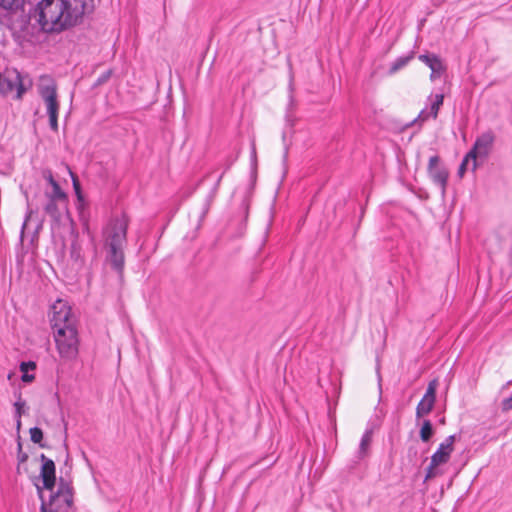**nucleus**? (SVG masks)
<instances>
[{
    "label": "nucleus",
    "mask_w": 512,
    "mask_h": 512,
    "mask_svg": "<svg viewBox=\"0 0 512 512\" xmlns=\"http://www.w3.org/2000/svg\"><path fill=\"white\" fill-rule=\"evenodd\" d=\"M14 407H15V417L16 418H21L22 413H23V409L25 407V402L21 398H19L14 403Z\"/></svg>",
    "instance_id": "nucleus-26"
},
{
    "label": "nucleus",
    "mask_w": 512,
    "mask_h": 512,
    "mask_svg": "<svg viewBox=\"0 0 512 512\" xmlns=\"http://www.w3.org/2000/svg\"><path fill=\"white\" fill-rule=\"evenodd\" d=\"M124 247L108 248V260L112 267L119 273L122 274L124 268Z\"/></svg>",
    "instance_id": "nucleus-15"
},
{
    "label": "nucleus",
    "mask_w": 512,
    "mask_h": 512,
    "mask_svg": "<svg viewBox=\"0 0 512 512\" xmlns=\"http://www.w3.org/2000/svg\"><path fill=\"white\" fill-rule=\"evenodd\" d=\"M42 461L40 476L43 481V487L47 490L52 491L55 486V464L54 462L47 458L44 454L40 456Z\"/></svg>",
    "instance_id": "nucleus-13"
},
{
    "label": "nucleus",
    "mask_w": 512,
    "mask_h": 512,
    "mask_svg": "<svg viewBox=\"0 0 512 512\" xmlns=\"http://www.w3.org/2000/svg\"><path fill=\"white\" fill-rule=\"evenodd\" d=\"M429 100L431 102L430 110L427 111L426 109H423L418 115L417 120L421 122L428 120L430 117L434 119L437 118L440 107L443 105L444 95L436 94L434 96H430Z\"/></svg>",
    "instance_id": "nucleus-14"
},
{
    "label": "nucleus",
    "mask_w": 512,
    "mask_h": 512,
    "mask_svg": "<svg viewBox=\"0 0 512 512\" xmlns=\"http://www.w3.org/2000/svg\"><path fill=\"white\" fill-rule=\"evenodd\" d=\"M428 174L432 181L439 186L441 195L445 196L449 172L443 165H441L439 156L434 155L430 157L428 163Z\"/></svg>",
    "instance_id": "nucleus-11"
},
{
    "label": "nucleus",
    "mask_w": 512,
    "mask_h": 512,
    "mask_svg": "<svg viewBox=\"0 0 512 512\" xmlns=\"http://www.w3.org/2000/svg\"><path fill=\"white\" fill-rule=\"evenodd\" d=\"M437 387V379H433L428 383L426 392L416 407V417L418 419L428 415L432 411L436 402Z\"/></svg>",
    "instance_id": "nucleus-12"
},
{
    "label": "nucleus",
    "mask_w": 512,
    "mask_h": 512,
    "mask_svg": "<svg viewBox=\"0 0 512 512\" xmlns=\"http://www.w3.org/2000/svg\"><path fill=\"white\" fill-rule=\"evenodd\" d=\"M419 60L426 64L433 72H445L446 67L441 58L435 54H421Z\"/></svg>",
    "instance_id": "nucleus-16"
},
{
    "label": "nucleus",
    "mask_w": 512,
    "mask_h": 512,
    "mask_svg": "<svg viewBox=\"0 0 512 512\" xmlns=\"http://www.w3.org/2000/svg\"><path fill=\"white\" fill-rule=\"evenodd\" d=\"M56 349L65 361L75 360L79 353V337L77 327H66L53 330Z\"/></svg>",
    "instance_id": "nucleus-6"
},
{
    "label": "nucleus",
    "mask_w": 512,
    "mask_h": 512,
    "mask_svg": "<svg viewBox=\"0 0 512 512\" xmlns=\"http://www.w3.org/2000/svg\"><path fill=\"white\" fill-rule=\"evenodd\" d=\"M66 168L68 170L69 175L71 176L73 189L76 194L77 200L79 203H82L84 201V197H83V194L81 191V185H80L79 179H78L77 175L68 166H66Z\"/></svg>",
    "instance_id": "nucleus-20"
},
{
    "label": "nucleus",
    "mask_w": 512,
    "mask_h": 512,
    "mask_svg": "<svg viewBox=\"0 0 512 512\" xmlns=\"http://www.w3.org/2000/svg\"><path fill=\"white\" fill-rule=\"evenodd\" d=\"M501 409L504 412L512 409V394L502 399Z\"/></svg>",
    "instance_id": "nucleus-27"
},
{
    "label": "nucleus",
    "mask_w": 512,
    "mask_h": 512,
    "mask_svg": "<svg viewBox=\"0 0 512 512\" xmlns=\"http://www.w3.org/2000/svg\"><path fill=\"white\" fill-rule=\"evenodd\" d=\"M30 438L34 443H40L43 439V432L38 427H33L30 429Z\"/></svg>",
    "instance_id": "nucleus-23"
},
{
    "label": "nucleus",
    "mask_w": 512,
    "mask_h": 512,
    "mask_svg": "<svg viewBox=\"0 0 512 512\" xmlns=\"http://www.w3.org/2000/svg\"><path fill=\"white\" fill-rule=\"evenodd\" d=\"M20 2L21 0H0V7L9 10L18 7Z\"/></svg>",
    "instance_id": "nucleus-25"
},
{
    "label": "nucleus",
    "mask_w": 512,
    "mask_h": 512,
    "mask_svg": "<svg viewBox=\"0 0 512 512\" xmlns=\"http://www.w3.org/2000/svg\"><path fill=\"white\" fill-rule=\"evenodd\" d=\"M16 426H17V429L19 430L21 427V418H16Z\"/></svg>",
    "instance_id": "nucleus-32"
},
{
    "label": "nucleus",
    "mask_w": 512,
    "mask_h": 512,
    "mask_svg": "<svg viewBox=\"0 0 512 512\" xmlns=\"http://www.w3.org/2000/svg\"><path fill=\"white\" fill-rule=\"evenodd\" d=\"M43 178L49 183L51 186L50 191H45V193H56L63 191L59 185V183L54 179L53 174L50 170H45L43 172Z\"/></svg>",
    "instance_id": "nucleus-21"
},
{
    "label": "nucleus",
    "mask_w": 512,
    "mask_h": 512,
    "mask_svg": "<svg viewBox=\"0 0 512 512\" xmlns=\"http://www.w3.org/2000/svg\"><path fill=\"white\" fill-rule=\"evenodd\" d=\"M444 72H433L431 71L430 79L435 80L436 78H439Z\"/></svg>",
    "instance_id": "nucleus-28"
},
{
    "label": "nucleus",
    "mask_w": 512,
    "mask_h": 512,
    "mask_svg": "<svg viewBox=\"0 0 512 512\" xmlns=\"http://www.w3.org/2000/svg\"><path fill=\"white\" fill-rule=\"evenodd\" d=\"M93 8V0H41L32 17L42 31L59 33L77 25Z\"/></svg>",
    "instance_id": "nucleus-1"
},
{
    "label": "nucleus",
    "mask_w": 512,
    "mask_h": 512,
    "mask_svg": "<svg viewBox=\"0 0 512 512\" xmlns=\"http://www.w3.org/2000/svg\"><path fill=\"white\" fill-rule=\"evenodd\" d=\"M51 326L52 330L76 326V318L72 313L71 307L62 299H58L51 307Z\"/></svg>",
    "instance_id": "nucleus-9"
},
{
    "label": "nucleus",
    "mask_w": 512,
    "mask_h": 512,
    "mask_svg": "<svg viewBox=\"0 0 512 512\" xmlns=\"http://www.w3.org/2000/svg\"><path fill=\"white\" fill-rule=\"evenodd\" d=\"M20 371L22 372L21 380L25 383H31L34 381V374H30L29 371H34L36 369V363L33 361L21 362L20 363Z\"/></svg>",
    "instance_id": "nucleus-17"
},
{
    "label": "nucleus",
    "mask_w": 512,
    "mask_h": 512,
    "mask_svg": "<svg viewBox=\"0 0 512 512\" xmlns=\"http://www.w3.org/2000/svg\"><path fill=\"white\" fill-rule=\"evenodd\" d=\"M28 456L25 453H19L18 460L20 463L25 462L27 460Z\"/></svg>",
    "instance_id": "nucleus-29"
},
{
    "label": "nucleus",
    "mask_w": 512,
    "mask_h": 512,
    "mask_svg": "<svg viewBox=\"0 0 512 512\" xmlns=\"http://www.w3.org/2000/svg\"><path fill=\"white\" fill-rule=\"evenodd\" d=\"M494 141L495 135L491 130L485 131L477 137L472 149L468 152L469 157L472 159V170L476 169V159L478 157L486 158L489 155L493 148Z\"/></svg>",
    "instance_id": "nucleus-10"
},
{
    "label": "nucleus",
    "mask_w": 512,
    "mask_h": 512,
    "mask_svg": "<svg viewBox=\"0 0 512 512\" xmlns=\"http://www.w3.org/2000/svg\"><path fill=\"white\" fill-rule=\"evenodd\" d=\"M510 385H512V380L508 381L505 385L502 386L501 392L503 393Z\"/></svg>",
    "instance_id": "nucleus-31"
},
{
    "label": "nucleus",
    "mask_w": 512,
    "mask_h": 512,
    "mask_svg": "<svg viewBox=\"0 0 512 512\" xmlns=\"http://www.w3.org/2000/svg\"><path fill=\"white\" fill-rule=\"evenodd\" d=\"M413 59V53L407 56H402L397 58L392 64L389 69L390 74H394L403 67H405L411 60Z\"/></svg>",
    "instance_id": "nucleus-19"
},
{
    "label": "nucleus",
    "mask_w": 512,
    "mask_h": 512,
    "mask_svg": "<svg viewBox=\"0 0 512 512\" xmlns=\"http://www.w3.org/2000/svg\"><path fill=\"white\" fill-rule=\"evenodd\" d=\"M433 435L432 424L429 420H424L420 429V438L423 442H427Z\"/></svg>",
    "instance_id": "nucleus-22"
},
{
    "label": "nucleus",
    "mask_w": 512,
    "mask_h": 512,
    "mask_svg": "<svg viewBox=\"0 0 512 512\" xmlns=\"http://www.w3.org/2000/svg\"><path fill=\"white\" fill-rule=\"evenodd\" d=\"M39 497L41 498L40 512H70L73 505V488L71 484L62 478L60 479L57 490L51 491L48 500L43 498L42 489L37 487Z\"/></svg>",
    "instance_id": "nucleus-2"
},
{
    "label": "nucleus",
    "mask_w": 512,
    "mask_h": 512,
    "mask_svg": "<svg viewBox=\"0 0 512 512\" xmlns=\"http://www.w3.org/2000/svg\"><path fill=\"white\" fill-rule=\"evenodd\" d=\"M372 442V430H366L363 434L360 446H359V457L362 458L367 455L368 449Z\"/></svg>",
    "instance_id": "nucleus-18"
},
{
    "label": "nucleus",
    "mask_w": 512,
    "mask_h": 512,
    "mask_svg": "<svg viewBox=\"0 0 512 512\" xmlns=\"http://www.w3.org/2000/svg\"><path fill=\"white\" fill-rule=\"evenodd\" d=\"M128 220L123 215L112 219L104 230L105 244L108 248L124 247L126 244Z\"/></svg>",
    "instance_id": "nucleus-8"
},
{
    "label": "nucleus",
    "mask_w": 512,
    "mask_h": 512,
    "mask_svg": "<svg viewBox=\"0 0 512 512\" xmlns=\"http://www.w3.org/2000/svg\"><path fill=\"white\" fill-rule=\"evenodd\" d=\"M31 216H32V211H29V212H28V214H27V216H26V218H25V221H24L23 227H25V226H26V224H27V222L30 220Z\"/></svg>",
    "instance_id": "nucleus-30"
},
{
    "label": "nucleus",
    "mask_w": 512,
    "mask_h": 512,
    "mask_svg": "<svg viewBox=\"0 0 512 512\" xmlns=\"http://www.w3.org/2000/svg\"><path fill=\"white\" fill-rule=\"evenodd\" d=\"M470 162L472 163V159H471V157H469V153H467L466 156L464 157V159L462 160V162L459 166V169H458V175L460 177H463L464 173L468 169Z\"/></svg>",
    "instance_id": "nucleus-24"
},
{
    "label": "nucleus",
    "mask_w": 512,
    "mask_h": 512,
    "mask_svg": "<svg viewBox=\"0 0 512 512\" xmlns=\"http://www.w3.org/2000/svg\"><path fill=\"white\" fill-rule=\"evenodd\" d=\"M455 435L448 436L442 443H440L437 450L431 456V461L426 469L425 479H431L443 474L441 466L448 463L451 454L454 451Z\"/></svg>",
    "instance_id": "nucleus-7"
},
{
    "label": "nucleus",
    "mask_w": 512,
    "mask_h": 512,
    "mask_svg": "<svg viewBox=\"0 0 512 512\" xmlns=\"http://www.w3.org/2000/svg\"><path fill=\"white\" fill-rule=\"evenodd\" d=\"M38 93L46 106L50 128L57 132L60 103L57 95V84L54 79L47 75L41 76L38 84Z\"/></svg>",
    "instance_id": "nucleus-4"
},
{
    "label": "nucleus",
    "mask_w": 512,
    "mask_h": 512,
    "mask_svg": "<svg viewBox=\"0 0 512 512\" xmlns=\"http://www.w3.org/2000/svg\"><path fill=\"white\" fill-rule=\"evenodd\" d=\"M33 81L28 74H21L16 69H6L0 73V95L8 96L16 92L15 99L21 100L23 95L32 88Z\"/></svg>",
    "instance_id": "nucleus-5"
},
{
    "label": "nucleus",
    "mask_w": 512,
    "mask_h": 512,
    "mask_svg": "<svg viewBox=\"0 0 512 512\" xmlns=\"http://www.w3.org/2000/svg\"><path fill=\"white\" fill-rule=\"evenodd\" d=\"M46 202L43 206L45 213L51 218L52 228H58L67 223L73 224L68 209V196L64 191L44 193Z\"/></svg>",
    "instance_id": "nucleus-3"
}]
</instances>
